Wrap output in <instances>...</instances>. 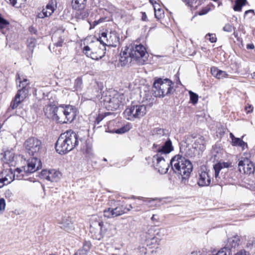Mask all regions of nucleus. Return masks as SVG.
Masks as SVG:
<instances>
[{
	"label": "nucleus",
	"instance_id": "obj_44",
	"mask_svg": "<svg viewBox=\"0 0 255 255\" xmlns=\"http://www.w3.org/2000/svg\"><path fill=\"white\" fill-rule=\"evenodd\" d=\"M91 248V244L89 242H85L83 246L82 249L81 250L85 251L86 253H88V252L90 251Z\"/></svg>",
	"mask_w": 255,
	"mask_h": 255
},
{
	"label": "nucleus",
	"instance_id": "obj_64",
	"mask_svg": "<svg viewBox=\"0 0 255 255\" xmlns=\"http://www.w3.org/2000/svg\"><path fill=\"white\" fill-rule=\"evenodd\" d=\"M117 96L118 99H120L121 100L123 99L124 97L123 95H118Z\"/></svg>",
	"mask_w": 255,
	"mask_h": 255
},
{
	"label": "nucleus",
	"instance_id": "obj_35",
	"mask_svg": "<svg viewBox=\"0 0 255 255\" xmlns=\"http://www.w3.org/2000/svg\"><path fill=\"white\" fill-rule=\"evenodd\" d=\"M82 80L80 78H77L75 81L74 88L77 91H80L82 89Z\"/></svg>",
	"mask_w": 255,
	"mask_h": 255
},
{
	"label": "nucleus",
	"instance_id": "obj_60",
	"mask_svg": "<svg viewBox=\"0 0 255 255\" xmlns=\"http://www.w3.org/2000/svg\"><path fill=\"white\" fill-rule=\"evenodd\" d=\"M250 13L254 14V10L250 9V10L246 11L244 16H246L249 13Z\"/></svg>",
	"mask_w": 255,
	"mask_h": 255
},
{
	"label": "nucleus",
	"instance_id": "obj_15",
	"mask_svg": "<svg viewBox=\"0 0 255 255\" xmlns=\"http://www.w3.org/2000/svg\"><path fill=\"white\" fill-rule=\"evenodd\" d=\"M40 176L50 182H57L60 178V173L55 169H44L41 172Z\"/></svg>",
	"mask_w": 255,
	"mask_h": 255
},
{
	"label": "nucleus",
	"instance_id": "obj_49",
	"mask_svg": "<svg viewBox=\"0 0 255 255\" xmlns=\"http://www.w3.org/2000/svg\"><path fill=\"white\" fill-rule=\"evenodd\" d=\"M254 107L252 105L248 104L245 107V111L247 113H250L253 112Z\"/></svg>",
	"mask_w": 255,
	"mask_h": 255
},
{
	"label": "nucleus",
	"instance_id": "obj_12",
	"mask_svg": "<svg viewBox=\"0 0 255 255\" xmlns=\"http://www.w3.org/2000/svg\"><path fill=\"white\" fill-rule=\"evenodd\" d=\"M239 170L241 173L251 175L255 171V164L250 159L241 158L238 163Z\"/></svg>",
	"mask_w": 255,
	"mask_h": 255
},
{
	"label": "nucleus",
	"instance_id": "obj_2",
	"mask_svg": "<svg viewBox=\"0 0 255 255\" xmlns=\"http://www.w3.org/2000/svg\"><path fill=\"white\" fill-rule=\"evenodd\" d=\"M152 133L154 139L158 140L153 144V147L156 152L168 154L174 150L172 141L164 129L155 128L152 130Z\"/></svg>",
	"mask_w": 255,
	"mask_h": 255
},
{
	"label": "nucleus",
	"instance_id": "obj_21",
	"mask_svg": "<svg viewBox=\"0 0 255 255\" xmlns=\"http://www.w3.org/2000/svg\"><path fill=\"white\" fill-rule=\"evenodd\" d=\"M18 91L14 99L11 101L10 107L12 109H15L18 106L19 104L22 102L27 96L26 95V91Z\"/></svg>",
	"mask_w": 255,
	"mask_h": 255
},
{
	"label": "nucleus",
	"instance_id": "obj_58",
	"mask_svg": "<svg viewBox=\"0 0 255 255\" xmlns=\"http://www.w3.org/2000/svg\"><path fill=\"white\" fill-rule=\"evenodd\" d=\"M156 200H157V198H155V199H152L148 200L147 202H148V203L149 204H151V205H150V206H153L155 205V204L153 205L152 203L153 202L156 201Z\"/></svg>",
	"mask_w": 255,
	"mask_h": 255
},
{
	"label": "nucleus",
	"instance_id": "obj_45",
	"mask_svg": "<svg viewBox=\"0 0 255 255\" xmlns=\"http://www.w3.org/2000/svg\"><path fill=\"white\" fill-rule=\"evenodd\" d=\"M228 74L224 71L220 70V72L218 74V78L219 79H223L228 77Z\"/></svg>",
	"mask_w": 255,
	"mask_h": 255
},
{
	"label": "nucleus",
	"instance_id": "obj_29",
	"mask_svg": "<svg viewBox=\"0 0 255 255\" xmlns=\"http://www.w3.org/2000/svg\"><path fill=\"white\" fill-rule=\"evenodd\" d=\"M160 239L157 237H154L151 239L146 240L147 245L151 246V248H157L159 245Z\"/></svg>",
	"mask_w": 255,
	"mask_h": 255
},
{
	"label": "nucleus",
	"instance_id": "obj_4",
	"mask_svg": "<svg viewBox=\"0 0 255 255\" xmlns=\"http://www.w3.org/2000/svg\"><path fill=\"white\" fill-rule=\"evenodd\" d=\"M170 164L174 173L181 176V178H188L192 171L191 162L180 154L174 156L170 160Z\"/></svg>",
	"mask_w": 255,
	"mask_h": 255
},
{
	"label": "nucleus",
	"instance_id": "obj_7",
	"mask_svg": "<svg viewBox=\"0 0 255 255\" xmlns=\"http://www.w3.org/2000/svg\"><path fill=\"white\" fill-rule=\"evenodd\" d=\"M146 111V107L143 104L134 105L127 108L124 114L127 119L133 121L143 117Z\"/></svg>",
	"mask_w": 255,
	"mask_h": 255
},
{
	"label": "nucleus",
	"instance_id": "obj_51",
	"mask_svg": "<svg viewBox=\"0 0 255 255\" xmlns=\"http://www.w3.org/2000/svg\"><path fill=\"white\" fill-rule=\"evenodd\" d=\"M235 255H250L249 253L245 250H241L237 252Z\"/></svg>",
	"mask_w": 255,
	"mask_h": 255
},
{
	"label": "nucleus",
	"instance_id": "obj_42",
	"mask_svg": "<svg viewBox=\"0 0 255 255\" xmlns=\"http://www.w3.org/2000/svg\"><path fill=\"white\" fill-rule=\"evenodd\" d=\"M236 28L234 27L231 24L228 23L226 24L223 27V30L228 32H231L233 30H235Z\"/></svg>",
	"mask_w": 255,
	"mask_h": 255
},
{
	"label": "nucleus",
	"instance_id": "obj_61",
	"mask_svg": "<svg viewBox=\"0 0 255 255\" xmlns=\"http://www.w3.org/2000/svg\"><path fill=\"white\" fill-rule=\"evenodd\" d=\"M247 49H253L255 48L253 44H249L247 45Z\"/></svg>",
	"mask_w": 255,
	"mask_h": 255
},
{
	"label": "nucleus",
	"instance_id": "obj_57",
	"mask_svg": "<svg viewBox=\"0 0 255 255\" xmlns=\"http://www.w3.org/2000/svg\"><path fill=\"white\" fill-rule=\"evenodd\" d=\"M141 14H142L141 19L143 21H146V20H147V15H146L145 12H142Z\"/></svg>",
	"mask_w": 255,
	"mask_h": 255
},
{
	"label": "nucleus",
	"instance_id": "obj_62",
	"mask_svg": "<svg viewBox=\"0 0 255 255\" xmlns=\"http://www.w3.org/2000/svg\"><path fill=\"white\" fill-rule=\"evenodd\" d=\"M29 30L31 33H36V30L33 27H31L29 28Z\"/></svg>",
	"mask_w": 255,
	"mask_h": 255
},
{
	"label": "nucleus",
	"instance_id": "obj_3",
	"mask_svg": "<svg viewBox=\"0 0 255 255\" xmlns=\"http://www.w3.org/2000/svg\"><path fill=\"white\" fill-rule=\"evenodd\" d=\"M78 135L71 130L61 134L55 145V148L59 154H65L72 150L78 145Z\"/></svg>",
	"mask_w": 255,
	"mask_h": 255
},
{
	"label": "nucleus",
	"instance_id": "obj_28",
	"mask_svg": "<svg viewBox=\"0 0 255 255\" xmlns=\"http://www.w3.org/2000/svg\"><path fill=\"white\" fill-rule=\"evenodd\" d=\"M240 240L238 236H234L228 240L227 246L229 249L235 248L239 245Z\"/></svg>",
	"mask_w": 255,
	"mask_h": 255
},
{
	"label": "nucleus",
	"instance_id": "obj_34",
	"mask_svg": "<svg viewBox=\"0 0 255 255\" xmlns=\"http://www.w3.org/2000/svg\"><path fill=\"white\" fill-rule=\"evenodd\" d=\"M246 0H236L233 9L235 11H240L242 10L243 6L246 3Z\"/></svg>",
	"mask_w": 255,
	"mask_h": 255
},
{
	"label": "nucleus",
	"instance_id": "obj_31",
	"mask_svg": "<svg viewBox=\"0 0 255 255\" xmlns=\"http://www.w3.org/2000/svg\"><path fill=\"white\" fill-rule=\"evenodd\" d=\"M183 1L186 5L194 9L201 4V0H183Z\"/></svg>",
	"mask_w": 255,
	"mask_h": 255
},
{
	"label": "nucleus",
	"instance_id": "obj_24",
	"mask_svg": "<svg viewBox=\"0 0 255 255\" xmlns=\"http://www.w3.org/2000/svg\"><path fill=\"white\" fill-rule=\"evenodd\" d=\"M55 8L54 6L51 4H47L45 8H43L42 11L38 13L37 17L39 18H44L50 16L54 11Z\"/></svg>",
	"mask_w": 255,
	"mask_h": 255
},
{
	"label": "nucleus",
	"instance_id": "obj_20",
	"mask_svg": "<svg viewBox=\"0 0 255 255\" xmlns=\"http://www.w3.org/2000/svg\"><path fill=\"white\" fill-rule=\"evenodd\" d=\"M128 47H126L124 50L120 53V63L122 66H126L130 64L133 60L130 52Z\"/></svg>",
	"mask_w": 255,
	"mask_h": 255
},
{
	"label": "nucleus",
	"instance_id": "obj_50",
	"mask_svg": "<svg viewBox=\"0 0 255 255\" xmlns=\"http://www.w3.org/2000/svg\"><path fill=\"white\" fill-rule=\"evenodd\" d=\"M127 130L128 129L126 128V127H123L122 128L117 129L115 132L117 133H123L126 132Z\"/></svg>",
	"mask_w": 255,
	"mask_h": 255
},
{
	"label": "nucleus",
	"instance_id": "obj_39",
	"mask_svg": "<svg viewBox=\"0 0 255 255\" xmlns=\"http://www.w3.org/2000/svg\"><path fill=\"white\" fill-rule=\"evenodd\" d=\"M9 25V22L3 18L0 14V28L2 29Z\"/></svg>",
	"mask_w": 255,
	"mask_h": 255
},
{
	"label": "nucleus",
	"instance_id": "obj_8",
	"mask_svg": "<svg viewBox=\"0 0 255 255\" xmlns=\"http://www.w3.org/2000/svg\"><path fill=\"white\" fill-rule=\"evenodd\" d=\"M120 38L119 34L115 31L110 32H102L99 39H97L96 43L100 42L104 45L116 47L120 44Z\"/></svg>",
	"mask_w": 255,
	"mask_h": 255
},
{
	"label": "nucleus",
	"instance_id": "obj_14",
	"mask_svg": "<svg viewBox=\"0 0 255 255\" xmlns=\"http://www.w3.org/2000/svg\"><path fill=\"white\" fill-rule=\"evenodd\" d=\"M14 179V174L11 168L3 169L0 173V188L10 183Z\"/></svg>",
	"mask_w": 255,
	"mask_h": 255
},
{
	"label": "nucleus",
	"instance_id": "obj_54",
	"mask_svg": "<svg viewBox=\"0 0 255 255\" xmlns=\"http://www.w3.org/2000/svg\"><path fill=\"white\" fill-rule=\"evenodd\" d=\"M133 207L130 204L126 206L125 207H124V209H125V211L126 212V213L128 211H129Z\"/></svg>",
	"mask_w": 255,
	"mask_h": 255
},
{
	"label": "nucleus",
	"instance_id": "obj_10",
	"mask_svg": "<svg viewBox=\"0 0 255 255\" xmlns=\"http://www.w3.org/2000/svg\"><path fill=\"white\" fill-rule=\"evenodd\" d=\"M157 154L153 157V162L156 169L161 174H165L169 167V164L165 160L164 156L167 154L157 152Z\"/></svg>",
	"mask_w": 255,
	"mask_h": 255
},
{
	"label": "nucleus",
	"instance_id": "obj_26",
	"mask_svg": "<svg viewBox=\"0 0 255 255\" xmlns=\"http://www.w3.org/2000/svg\"><path fill=\"white\" fill-rule=\"evenodd\" d=\"M230 165V164L228 162H219L215 164L213 166L215 177L217 178L219 176L220 170L224 168L229 167Z\"/></svg>",
	"mask_w": 255,
	"mask_h": 255
},
{
	"label": "nucleus",
	"instance_id": "obj_5",
	"mask_svg": "<svg viewBox=\"0 0 255 255\" xmlns=\"http://www.w3.org/2000/svg\"><path fill=\"white\" fill-rule=\"evenodd\" d=\"M172 82L168 79H158L153 83L152 91L155 97H163L170 93Z\"/></svg>",
	"mask_w": 255,
	"mask_h": 255
},
{
	"label": "nucleus",
	"instance_id": "obj_13",
	"mask_svg": "<svg viewBox=\"0 0 255 255\" xmlns=\"http://www.w3.org/2000/svg\"><path fill=\"white\" fill-rule=\"evenodd\" d=\"M213 172L204 167L201 168L199 173L198 185L200 187L209 186L213 178Z\"/></svg>",
	"mask_w": 255,
	"mask_h": 255
},
{
	"label": "nucleus",
	"instance_id": "obj_11",
	"mask_svg": "<svg viewBox=\"0 0 255 255\" xmlns=\"http://www.w3.org/2000/svg\"><path fill=\"white\" fill-rule=\"evenodd\" d=\"M86 0H72V8L76 10L75 16L77 19H84L88 16L85 10Z\"/></svg>",
	"mask_w": 255,
	"mask_h": 255
},
{
	"label": "nucleus",
	"instance_id": "obj_32",
	"mask_svg": "<svg viewBox=\"0 0 255 255\" xmlns=\"http://www.w3.org/2000/svg\"><path fill=\"white\" fill-rule=\"evenodd\" d=\"M14 158V153L11 151H6L4 152V161L9 164L11 162L13 161Z\"/></svg>",
	"mask_w": 255,
	"mask_h": 255
},
{
	"label": "nucleus",
	"instance_id": "obj_30",
	"mask_svg": "<svg viewBox=\"0 0 255 255\" xmlns=\"http://www.w3.org/2000/svg\"><path fill=\"white\" fill-rule=\"evenodd\" d=\"M232 144L233 146H240L242 148L243 150H244L246 147H248V144L246 142H244L241 138L237 137L233 140V141H232Z\"/></svg>",
	"mask_w": 255,
	"mask_h": 255
},
{
	"label": "nucleus",
	"instance_id": "obj_22",
	"mask_svg": "<svg viewBox=\"0 0 255 255\" xmlns=\"http://www.w3.org/2000/svg\"><path fill=\"white\" fill-rule=\"evenodd\" d=\"M60 228L67 232H71L74 230V227L71 219L69 217H64L59 221Z\"/></svg>",
	"mask_w": 255,
	"mask_h": 255
},
{
	"label": "nucleus",
	"instance_id": "obj_55",
	"mask_svg": "<svg viewBox=\"0 0 255 255\" xmlns=\"http://www.w3.org/2000/svg\"><path fill=\"white\" fill-rule=\"evenodd\" d=\"M190 255H204V253L201 252L194 251Z\"/></svg>",
	"mask_w": 255,
	"mask_h": 255
},
{
	"label": "nucleus",
	"instance_id": "obj_38",
	"mask_svg": "<svg viewBox=\"0 0 255 255\" xmlns=\"http://www.w3.org/2000/svg\"><path fill=\"white\" fill-rule=\"evenodd\" d=\"M98 222L100 223V231H101V235L103 238V234L107 232L108 227H109L110 225L107 223L104 224L103 222L98 221Z\"/></svg>",
	"mask_w": 255,
	"mask_h": 255
},
{
	"label": "nucleus",
	"instance_id": "obj_47",
	"mask_svg": "<svg viewBox=\"0 0 255 255\" xmlns=\"http://www.w3.org/2000/svg\"><path fill=\"white\" fill-rule=\"evenodd\" d=\"M210 10V8L209 7H205L202 9V10L199 12V14L200 15L206 14Z\"/></svg>",
	"mask_w": 255,
	"mask_h": 255
},
{
	"label": "nucleus",
	"instance_id": "obj_52",
	"mask_svg": "<svg viewBox=\"0 0 255 255\" xmlns=\"http://www.w3.org/2000/svg\"><path fill=\"white\" fill-rule=\"evenodd\" d=\"M74 255H87V253L80 249Z\"/></svg>",
	"mask_w": 255,
	"mask_h": 255
},
{
	"label": "nucleus",
	"instance_id": "obj_9",
	"mask_svg": "<svg viewBox=\"0 0 255 255\" xmlns=\"http://www.w3.org/2000/svg\"><path fill=\"white\" fill-rule=\"evenodd\" d=\"M26 152L33 156H37L42 149L41 141L35 137H30L24 144Z\"/></svg>",
	"mask_w": 255,
	"mask_h": 255
},
{
	"label": "nucleus",
	"instance_id": "obj_25",
	"mask_svg": "<svg viewBox=\"0 0 255 255\" xmlns=\"http://www.w3.org/2000/svg\"><path fill=\"white\" fill-rule=\"evenodd\" d=\"M16 81L19 82V87L21 88V89L18 91H26V95H28L29 89V83L28 82V80L25 78L22 80L18 75V77L16 78Z\"/></svg>",
	"mask_w": 255,
	"mask_h": 255
},
{
	"label": "nucleus",
	"instance_id": "obj_36",
	"mask_svg": "<svg viewBox=\"0 0 255 255\" xmlns=\"http://www.w3.org/2000/svg\"><path fill=\"white\" fill-rule=\"evenodd\" d=\"M190 100L193 104H196L198 101V96L191 91H189Z\"/></svg>",
	"mask_w": 255,
	"mask_h": 255
},
{
	"label": "nucleus",
	"instance_id": "obj_19",
	"mask_svg": "<svg viewBox=\"0 0 255 255\" xmlns=\"http://www.w3.org/2000/svg\"><path fill=\"white\" fill-rule=\"evenodd\" d=\"M100 228V223L98 221H94L91 223L90 232L94 239L100 240L102 238Z\"/></svg>",
	"mask_w": 255,
	"mask_h": 255
},
{
	"label": "nucleus",
	"instance_id": "obj_1",
	"mask_svg": "<svg viewBox=\"0 0 255 255\" xmlns=\"http://www.w3.org/2000/svg\"><path fill=\"white\" fill-rule=\"evenodd\" d=\"M51 118L58 123L64 124L72 122L76 116L77 110L71 105L51 107Z\"/></svg>",
	"mask_w": 255,
	"mask_h": 255
},
{
	"label": "nucleus",
	"instance_id": "obj_53",
	"mask_svg": "<svg viewBox=\"0 0 255 255\" xmlns=\"http://www.w3.org/2000/svg\"><path fill=\"white\" fill-rule=\"evenodd\" d=\"M63 43V40L62 39H60L58 42L55 43V45L57 47H60L62 45V44Z\"/></svg>",
	"mask_w": 255,
	"mask_h": 255
},
{
	"label": "nucleus",
	"instance_id": "obj_16",
	"mask_svg": "<svg viewBox=\"0 0 255 255\" xmlns=\"http://www.w3.org/2000/svg\"><path fill=\"white\" fill-rule=\"evenodd\" d=\"M126 212L123 206H117L115 208H108L104 211V216L107 218H114L125 214Z\"/></svg>",
	"mask_w": 255,
	"mask_h": 255
},
{
	"label": "nucleus",
	"instance_id": "obj_41",
	"mask_svg": "<svg viewBox=\"0 0 255 255\" xmlns=\"http://www.w3.org/2000/svg\"><path fill=\"white\" fill-rule=\"evenodd\" d=\"M209 37V40L212 43L216 42L217 41V37L215 34L213 33H208L206 35V38H207L208 37Z\"/></svg>",
	"mask_w": 255,
	"mask_h": 255
},
{
	"label": "nucleus",
	"instance_id": "obj_43",
	"mask_svg": "<svg viewBox=\"0 0 255 255\" xmlns=\"http://www.w3.org/2000/svg\"><path fill=\"white\" fill-rule=\"evenodd\" d=\"M220 72V69H218L215 67H213L211 68V73L214 77L216 78H218V74Z\"/></svg>",
	"mask_w": 255,
	"mask_h": 255
},
{
	"label": "nucleus",
	"instance_id": "obj_18",
	"mask_svg": "<svg viewBox=\"0 0 255 255\" xmlns=\"http://www.w3.org/2000/svg\"><path fill=\"white\" fill-rule=\"evenodd\" d=\"M194 151L191 156L200 154L205 149V140L203 136H200L194 141L193 145Z\"/></svg>",
	"mask_w": 255,
	"mask_h": 255
},
{
	"label": "nucleus",
	"instance_id": "obj_63",
	"mask_svg": "<svg viewBox=\"0 0 255 255\" xmlns=\"http://www.w3.org/2000/svg\"><path fill=\"white\" fill-rule=\"evenodd\" d=\"M230 136L232 139V141H233V140L234 139V138H236V137H235V136L234 135V134L232 133H230Z\"/></svg>",
	"mask_w": 255,
	"mask_h": 255
},
{
	"label": "nucleus",
	"instance_id": "obj_27",
	"mask_svg": "<svg viewBox=\"0 0 255 255\" xmlns=\"http://www.w3.org/2000/svg\"><path fill=\"white\" fill-rule=\"evenodd\" d=\"M27 174L28 172H27L23 166L21 168H17L13 172L14 178H15L17 180L23 179Z\"/></svg>",
	"mask_w": 255,
	"mask_h": 255
},
{
	"label": "nucleus",
	"instance_id": "obj_59",
	"mask_svg": "<svg viewBox=\"0 0 255 255\" xmlns=\"http://www.w3.org/2000/svg\"><path fill=\"white\" fill-rule=\"evenodd\" d=\"M109 8L110 9L108 10H109L110 13H113L116 11L115 7L113 5H111V7Z\"/></svg>",
	"mask_w": 255,
	"mask_h": 255
},
{
	"label": "nucleus",
	"instance_id": "obj_56",
	"mask_svg": "<svg viewBox=\"0 0 255 255\" xmlns=\"http://www.w3.org/2000/svg\"><path fill=\"white\" fill-rule=\"evenodd\" d=\"M104 20V18H100L98 20H95L93 22V25L95 26L98 25L99 23L102 22Z\"/></svg>",
	"mask_w": 255,
	"mask_h": 255
},
{
	"label": "nucleus",
	"instance_id": "obj_33",
	"mask_svg": "<svg viewBox=\"0 0 255 255\" xmlns=\"http://www.w3.org/2000/svg\"><path fill=\"white\" fill-rule=\"evenodd\" d=\"M158 5H153L155 17L157 19H160L164 16V11Z\"/></svg>",
	"mask_w": 255,
	"mask_h": 255
},
{
	"label": "nucleus",
	"instance_id": "obj_23",
	"mask_svg": "<svg viewBox=\"0 0 255 255\" xmlns=\"http://www.w3.org/2000/svg\"><path fill=\"white\" fill-rule=\"evenodd\" d=\"M92 46H86L83 48L84 53L88 56L91 57L94 60H98L101 59L104 56L102 53L99 52H94Z\"/></svg>",
	"mask_w": 255,
	"mask_h": 255
},
{
	"label": "nucleus",
	"instance_id": "obj_48",
	"mask_svg": "<svg viewBox=\"0 0 255 255\" xmlns=\"http://www.w3.org/2000/svg\"><path fill=\"white\" fill-rule=\"evenodd\" d=\"M152 222L154 224H156L159 222V217L157 215L153 214L151 218Z\"/></svg>",
	"mask_w": 255,
	"mask_h": 255
},
{
	"label": "nucleus",
	"instance_id": "obj_17",
	"mask_svg": "<svg viewBox=\"0 0 255 255\" xmlns=\"http://www.w3.org/2000/svg\"><path fill=\"white\" fill-rule=\"evenodd\" d=\"M35 156L29 159L27 166H23L28 173H33L40 168L42 166L41 161Z\"/></svg>",
	"mask_w": 255,
	"mask_h": 255
},
{
	"label": "nucleus",
	"instance_id": "obj_6",
	"mask_svg": "<svg viewBox=\"0 0 255 255\" xmlns=\"http://www.w3.org/2000/svg\"><path fill=\"white\" fill-rule=\"evenodd\" d=\"M133 60L139 65H143L147 60V53L145 48L141 44H133L128 47Z\"/></svg>",
	"mask_w": 255,
	"mask_h": 255
},
{
	"label": "nucleus",
	"instance_id": "obj_37",
	"mask_svg": "<svg viewBox=\"0 0 255 255\" xmlns=\"http://www.w3.org/2000/svg\"><path fill=\"white\" fill-rule=\"evenodd\" d=\"M36 44V40L34 38H30L27 40V46L30 50H32Z\"/></svg>",
	"mask_w": 255,
	"mask_h": 255
},
{
	"label": "nucleus",
	"instance_id": "obj_46",
	"mask_svg": "<svg viewBox=\"0 0 255 255\" xmlns=\"http://www.w3.org/2000/svg\"><path fill=\"white\" fill-rule=\"evenodd\" d=\"M5 208V202L3 198L0 199V212L4 211Z\"/></svg>",
	"mask_w": 255,
	"mask_h": 255
},
{
	"label": "nucleus",
	"instance_id": "obj_40",
	"mask_svg": "<svg viewBox=\"0 0 255 255\" xmlns=\"http://www.w3.org/2000/svg\"><path fill=\"white\" fill-rule=\"evenodd\" d=\"M8 3L13 6H17V3H21L22 2L25 1L26 0H5Z\"/></svg>",
	"mask_w": 255,
	"mask_h": 255
}]
</instances>
